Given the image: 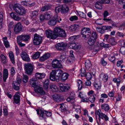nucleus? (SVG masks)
<instances>
[{"instance_id":"1","label":"nucleus","mask_w":125,"mask_h":125,"mask_svg":"<svg viewBox=\"0 0 125 125\" xmlns=\"http://www.w3.org/2000/svg\"><path fill=\"white\" fill-rule=\"evenodd\" d=\"M63 72V71L60 69L53 70L50 73V79L52 81H56L57 82H59L61 75Z\"/></svg>"},{"instance_id":"2","label":"nucleus","mask_w":125,"mask_h":125,"mask_svg":"<svg viewBox=\"0 0 125 125\" xmlns=\"http://www.w3.org/2000/svg\"><path fill=\"white\" fill-rule=\"evenodd\" d=\"M31 37L30 35L29 34H24L19 35L17 37V43L20 47L24 46L25 44L22 43L21 41H22L26 43H28Z\"/></svg>"},{"instance_id":"3","label":"nucleus","mask_w":125,"mask_h":125,"mask_svg":"<svg viewBox=\"0 0 125 125\" xmlns=\"http://www.w3.org/2000/svg\"><path fill=\"white\" fill-rule=\"evenodd\" d=\"M95 115L96 114L98 115V117L97 118L96 115V119L98 125H100V124L102 123V122L101 121V119L102 120L104 118L105 120L106 121L108 120L109 118L105 114L101 112V110L99 109L95 113Z\"/></svg>"},{"instance_id":"4","label":"nucleus","mask_w":125,"mask_h":125,"mask_svg":"<svg viewBox=\"0 0 125 125\" xmlns=\"http://www.w3.org/2000/svg\"><path fill=\"white\" fill-rule=\"evenodd\" d=\"M53 31L55 35L56 36L55 39L58 37L65 38L66 36V34L65 31L60 27L55 28Z\"/></svg>"},{"instance_id":"5","label":"nucleus","mask_w":125,"mask_h":125,"mask_svg":"<svg viewBox=\"0 0 125 125\" xmlns=\"http://www.w3.org/2000/svg\"><path fill=\"white\" fill-rule=\"evenodd\" d=\"M13 7L15 11L20 15H23L26 12L25 8L17 4H15Z\"/></svg>"},{"instance_id":"6","label":"nucleus","mask_w":125,"mask_h":125,"mask_svg":"<svg viewBox=\"0 0 125 125\" xmlns=\"http://www.w3.org/2000/svg\"><path fill=\"white\" fill-rule=\"evenodd\" d=\"M91 33L90 29L89 28L84 27L82 29V37L84 38H88L91 35Z\"/></svg>"},{"instance_id":"7","label":"nucleus","mask_w":125,"mask_h":125,"mask_svg":"<svg viewBox=\"0 0 125 125\" xmlns=\"http://www.w3.org/2000/svg\"><path fill=\"white\" fill-rule=\"evenodd\" d=\"M42 37L36 33L34 34L33 41V44L36 45L40 44L42 41Z\"/></svg>"},{"instance_id":"8","label":"nucleus","mask_w":125,"mask_h":125,"mask_svg":"<svg viewBox=\"0 0 125 125\" xmlns=\"http://www.w3.org/2000/svg\"><path fill=\"white\" fill-rule=\"evenodd\" d=\"M24 67L26 73L29 75L31 74L34 68L33 65L31 63H28L25 64Z\"/></svg>"},{"instance_id":"9","label":"nucleus","mask_w":125,"mask_h":125,"mask_svg":"<svg viewBox=\"0 0 125 125\" xmlns=\"http://www.w3.org/2000/svg\"><path fill=\"white\" fill-rule=\"evenodd\" d=\"M40 111V116L43 118H45L46 116H50L52 115V113L51 112H48L43 109H41Z\"/></svg>"},{"instance_id":"10","label":"nucleus","mask_w":125,"mask_h":125,"mask_svg":"<svg viewBox=\"0 0 125 125\" xmlns=\"http://www.w3.org/2000/svg\"><path fill=\"white\" fill-rule=\"evenodd\" d=\"M45 33L47 37L48 38L54 39H55L56 35H55L54 31H51L50 30H46L45 31Z\"/></svg>"},{"instance_id":"11","label":"nucleus","mask_w":125,"mask_h":125,"mask_svg":"<svg viewBox=\"0 0 125 125\" xmlns=\"http://www.w3.org/2000/svg\"><path fill=\"white\" fill-rule=\"evenodd\" d=\"M23 26L20 22L17 23L15 26L14 31L16 34L18 33L22 30Z\"/></svg>"},{"instance_id":"12","label":"nucleus","mask_w":125,"mask_h":125,"mask_svg":"<svg viewBox=\"0 0 125 125\" xmlns=\"http://www.w3.org/2000/svg\"><path fill=\"white\" fill-rule=\"evenodd\" d=\"M52 67L54 68H60L62 67L60 61L57 59L53 60L52 62Z\"/></svg>"},{"instance_id":"13","label":"nucleus","mask_w":125,"mask_h":125,"mask_svg":"<svg viewBox=\"0 0 125 125\" xmlns=\"http://www.w3.org/2000/svg\"><path fill=\"white\" fill-rule=\"evenodd\" d=\"M57 22L58 23H60L58 16L57 15H55L54 16L53 18L48 22V23L49 25L53 26L56 24Z\"/></svg>"},{"instance_id":"14","label":"nucleus","mask_w":125,"mask_h":125,"mask_svg":"<svg viewBox=\"0 0 125 125\" xmlns=\"http://www.w3.org/2000/svg\"><path fill=\"white\" fill-rule=\"evenodd\" d=\"M21 56V58L24 61L27 62H29L30 61V59L28 55L26 52H22Z\"/></svg>"},{"instance_id":"15","label":"nucleus","mask_w":125,"mask_h":125,"mask_svg":"<svg viewBox=\"0 0 125 125\" xmlns=\"http://www.w3.org/2000/svg\"><path fill=\"white\" fill-rule=\"evenodd\" d=\"M66 45L63 42L58 43L55 45L56 48L59 51L64 50L66 48Z\"/></svg>"},{"instance_id":"16","label":"nucleus","mask_w":125,"mask_h":125,"mask_svg":"<svg viewBox=\"0 0 125 125\" xmlns=\"http://www.w3.org/2000/svg\"><path fill=\"white\" fill-rule=\"evenodd\" d=\"M58 85L59 86L60 90L62 92L66 91L70 88V87L68 85H64L61 83H58Z\"/></svg>"},{"instance_id":"17","label":"nucleus","mask_w":125,"mask_h":125,"mask_svg":"<svg viewBox=\"0 0 125 125\" xmlns=\"http://www.w3.org/2000/svg\"><path fill=\"white\" fill-rule=\"evenodd\" d=\"M75 94L73 92H71L69 96L66 99L67 102H70L72 103H73L75 102Z\"/></svg>"},{"instance_id":"18","label":"nucleus","mask_w":125,"mask_h":125,"mask_svg":"<svg viewBox=\"0 0 125 125\" xmlns=\"http://www.w3.org/2000/svg\"><path fill=\"white\" fill-rule=\"evenodd\" d=\"M69 76V74L67 73H63L60 78V81L63 82L67 79Z\"/></svg>"},{"instance_id":"19","label":"nucleus","mask_w":125,"mask_h":125,"mask_svg":"<svg viewBox=\"0 0 125 125\" xmlns=\"http://www.w3.org/2000/svg\"><path fill=\"white\" fill-rule=\"evenodd\" d=\"M104 4L103 0H99L95 4V7L99 10H101L102 8V5Z\"/></svg>"},{"instance_id":"20","label":"nucleus","mask_w":125,"mask_h":125,"mask_svg":"<svg viewBox=\"0 0 125 125\" xmlns=\"http://www.w3.org/2000/svg\"><path fill=\"white\" fill-rule=\"evenodd\" d=\"M45 76V74L44 73H36L35 75V78H34L36 80L38 79H41L44 78Z\"/></svg>"},{"instance_id":"21","label":"nucleus","mask_w":125,"mask_h":125,"mask_svg":"<svg viewBox=\"0 0 125 125\" xmlns=\"http://www.w3.org/2000/svg\"><path fill=\"white\" fill-rule=\"evenodd\" d=\"M19 92H17L14 96V101L15 103L17 104L20 103V96L19 95Z\"/></svg>"},{"instance_id":"22","label":"nucleus","mask_w":125,"mask_h":125,"mask_svg":"<svg viewBox=\"0 0 125 125\" xmlns=\"http://www.w3.org/2000/svg\"><path fill=\"white\" fill-rule=\"evenodd\" d=\"M50 56V54L49 53H45L41 57L40 59V61L43 62L48 59Z\"/></svg>"},{"instance_id":"23","label":"nucleus","mask_w":125,"mask_h":125,"mask_svg":"<svg viewBox=\"0 0 125 125\" xmlns=\"http://www.w3.org/2000/svg\"><path fill=\"white\" fill-rule=\"evenodd\" d=\"M34 90L35 92L37 93L40 94L42 95H44L45 94V92L43 88L38 86L36 88H35Z\"/></svg>"},{"instance_id":"24","label":"nucleus","mask_w":125,"mask_h":125,"mask_svg":"<svg viewBox=\"0 0 125 125\" xmlns=\"http://www.w3.org/2000/svg\"><path fill=\"white\" fill-rule=\"evenodd\" d=\"M36 79L33 78H32L30 80V84L31 85L34 87V89L36 88L38 85V83L36 82Z\"/></svg>"},{"instance_id":"25","label":"nucleus","mask_w":125,"mask_h":125,"mask_svg":"<svg viewBox=\"0 0 125 125\" xmlns=\"http://www.w3.org/2000/svg\"><path fill=\"white\" fill-rule=\"evenodd\" d=\"M94 86L95 89L98 90L101 89V81L99 80H96L94 83Z\"/></svg>"},{"instance_id":"26","label":"nucleus","mask_w":125,"mask_h":125,"mask_svg":"<svg viewBox=\"0 0 125 125\" xmlns=\"http://www.w3.org/2000/svg\"><path fill=\"white\" fill-rule=\"evenodd\" d=\"M52 97L53 100L57 102H59L62 100V99L59 94H55L52 96Z\"/></svg>"},{"instance_id":"27","label":"nucleus","mask_w":125,"mask_h":125,"mask_svg":"<svg viewBox=\"0 0 125 125\" xmlns=\"http://www.w3.org/2000/svg\"><path fill=\"white\" fill-rule=\"evenodd\" d=\"M10 15L11 17L15 20L19 21L20 20V18L15 13L12 12L10 14Z\"/></svg>"},{"instance_id":"28","label":"nucleus","mask_w":125,"mask_h":125,"mask_svg":"<svg viewBox=\"0 0 125 125\" xmlns=\"http://www.w3.org/2000/svg\"><path fill=\"white\" fill-rule=\"evenodd\" d=\"M8 70L6 69H4L3 71V79L4 82H6V80L8 77Z\"/></svg>"},{"instance_id":"29","label":"nucleus","mask_w":125,"mask_h":125,"mask_svg":"<svg viewBox=\"0 0 125 125\" xmlns=\"http://www.w3.org/2000/svg\"><path fill=\"white\" fill-rule=\"evenodd\" d=\"M101 109L104 110L105 112H107L110 109V107L109 105L107 104H103L101 105Z\"/></svg>"},{"instance_id":"30","label":"nucleus","mask_w":125,"mask_h":125,"mask_svg":"<svg viewBox=\"0 0 125 125\" xmlns=\"http://www.w3.org/2000/svg\"><path fill=\"white\" fill-rule=\"evenodd\" d=\"M69 10L68 6L66 5H63L61 9V11L62 13H66Z\"/></svg>"},{"instance_id":"31","label":"nucleus","mask_w":125,"mask_h":125,"mask_svg":"<svg viewBox=\"0 0 125 125\" xmlns=\"http://www.w3.org/2000/svg\"><path fill=\"white\" fill-rule=\"evenodd\" d=\"M9 56L12 63L14 64L15 63V59L14 54L11 51L9 53Z\"/></svg>"},{"instance_id":"32","label":"nucleus","mask_w":125,"mask_h":125,"mask_svg":"<svg viewBox=\"0 0 125 125\" xmlns=\"http://www.w3.org/2000/svg\"><path fill=\"white\" fill-rule=\"evenodd\" d=\"M85 67L87 70H89L90 69L92 66V64L89 60H86L85 63Z\"/></svg>"},{"instance_id":"33","label":"nucleus","mask_w":125,"mask_h":125,"mask_svg":"<svg viewBox=\"0 0 125 125\" xmlns=\"http://www.w3.org/2000/svg\"><path fill=\"white\" fill-rule=\"evenodd\" d=\"M3 43L5 47L6 48L9 47L10 45L9 42L7 40V37H3Z\"/></svg>"},{"instance_id":"34","label":"nucleus","mask_w":125,"mask_h":125,"mask_svg":"<svg viewBox=\"0 0 125 125\" xmlns=\"http://www.w3.org/2000/svg\"><path fill=\"white\" fill-rule=\"evenodd\" d=\"M49 83V80L48 79H46L44 81L43 84V86L45 89H48Z\"/></svg>"},{"instance_id":"35","label":"nucleus","mask_w":125,"mask_h":125,"mask_svg":"<svg viewBox=\"0 0 125 125\" xmlns=\"http://www.w3.org/2000/svg\"><path fill=\"white\" fill-rule=\"evenodd\" d=\"M96 41V40L94 39L90 38L88 41V43L89 45L93 46L94 45Z\"/></svg>"},{"instance_id":"36","label":"nucleus","mask_w":125,"mask_h":125,"mask_svg":"<svg viewBox=\"0 0 125 125\" xmlns=\"http://www.w3.org/2000/svg\"><path fill=\"white\" fill-rule=\"evenodd\" d=\"M45 18V20H47L50 19L52 17V14L50 12H46L44 14Z\"/></svg>"},{"instance_id":"37","label":"nucleus","mask_w":125,"mask_h":125,"mask_svg":"<svg viewBox=\"0 0 125 125\" xmlns=\"http://www.w3.org/2000/svg\"><path fill=\"white\" fill-rule=\"evenodd\" d=\"M40 53L39 52H36L34 54L31 56L32 58L33 59H36L39 58L40 56Z\"/></svg>"},{"instance_id":"38","label":"nucleus","mask_w":125,"mask_h":125,"mask_svg":"<svg viewBox=\"0 0 125 125\" xmlns=\"http://www.w3.org/2000/svg\"><path fill=\"white\" fill-rule=\"evenodd\" d=\"M50 88L51 90L53 92H56L58 91V88L55 85L52 84L50 85Z\"/></svg>"},{"instance_id":"39","label":"nucleus","mask_w":125,"mask_h":125,"mask_svg":"<svg viewBox=\"0 0 125 125\" xmlns=\"http://www.w3.org/2000/svg\"><path fill=\"white\" fill-rule=\"evenodd\" d=\"M18 83H13L12 84V86L13 89L16 90H18L20 88V84H18Z\"/></svg>"},{"instance_id":"40","label":"nucleus","mask_w":125,"mask_h":125,"mask_svg":"<svg viewBox=\"0 0 125 125\" xmlns=\"http://www.w3.org/2000/svg\"><path fill=\"white\" fill-rule=\"evenodd\" d=\"M97 44V46H95V47H94V49L96 48V47L97 48L98 47L99 45H100L101 46L103 47H106L107 48H108L109 47V44H105L104 43H101L100 44L99 43H98V44Z\"/></svg>"},{"instance_id":"41","label":"nucleus","mask_w":125,"mask_h":125,"mask_svg":"<svg viewBox=\"0 0 125 125\" xmlns=\"http://www.w3.org/2000/svg\"><path fill=\"white\" fill-rule=\"evenodd\" d=\"M77 86L78 87V90H81L82 87V82L80 80H79L77 81Z\"/></svg>"},{"instance_id":"42","label":"nucleus","mask_w":125,"mask_h":125,"mask_svg":"<svg viewBox=\"0 0 125 125\" xmlns=\"http://www.w3.org/2000/svg\"><path fill=\"white\" fill-rule=\"evenodd\" d=\"M51 7L49 5H47L43 6L41 10L42 11H47L50 9Z\"/></svg>"},{"instance_id":"43","label":"nucleus","mask_w":125,"mask_h":125,"mask_svg":"<svg viewBox=\"0 0 125 125\" xmlns=\"http://www.w3.org/2000/svg\"><path fill=\"white\" fill-rule=\"evenodd\" d=\"M3 19V12H0V30L2 28V23Z\"/></svg>"},{"instance_id":"44","label":"nucleus","mask_w":125,"mask_h":125,"mask_svg":"<svg viewBox=\"0 0 125 125\" xmlns=\"http://www.w3.org/2000/svg\"><path fill=\"white\" fill-rule=\"evenodd\" d=\"M111 28H112V27L110 26H103L102 27V30H103V32H104V33H105V31L109 30Z\"/></svg>"},{"instance_id":"45","label":"nucleus","mask_w":125,"mask_h":125,"mask_svg":"<svg viewBox=\"0 0 125 125\" xmlns=\"http://www.w3.org/2000/svg\"><path fill=\"white\" fill-rule=\"evenodd\" d=\"M109 42L112 45H115L116 42L115 41L114 38L113 37H111L109 39Z\"/></svg>"},{"instance_id":"46","label":"nucleus","mask_w":125,"mask_h":125,"mask_svg":"<svg viewBox=\"0 0 125 125\" xmlns=\"http://www.w3.org/2000/svg\"><path fill=\"white\" fill-rule=\"evenodd\" d=\"M59 110L61 112H64L66 110V109L64 104H60Z\"/></svg>"},{"instance_id":"47","label":"nucleus","mask_w":125,"mask_h":125,"mask_svg":"<svg viewBox=\"0 0 125 125\" xmlns=\"http://www.w3.org/2000/svg\"><path fill=\"white\" fill-rule=\"evenodd\" d=\"M79 27V26L78 25L75 24L73 26H72L70 28V29L72 31H74L78 27Z\"/></svg>"},{"instance_id":"48","label":"nucleus","mask_w":125,"mask_h":125,"mask_svg":"<svg viewBox=\"0 0 125 125\" xmlns=\"http://www.w3.org/2000/svg\"><path fill=\"white\" fill-rule=\"evenodd\" d=\"M103 19H97L95 21V23L97 25H101L103 24V22L102 21Z\"/></svg>"},{"instance_id":"49","label":"nucleus","mask_w":125,"mask_h":125,"mask_svg":"<svg viewBox=\"0 0 125 125\" xmlns=\"http://www.w3.org/2000/svg\"><path fill=\"white\" fill-rule=\"evenodd\" d=\"M10 73L11 75L13 76L14 75L15 73V68L13 67H12L10 69Z\"/></svg>"},{"instance_id":"50","label":"nucleus","mask_w":125,"mask_h":125,"mask_svg":"<svg viewBox=\"0 0 125 125\" xmlns=\"http://www.w3.org/2000/svg\"><path fill=\"white\" fill-rule=\"evenodd\" d=\"M77 14L79 16L83 18H85V14L83 12L80 11H77Z\"/></svg>"},{"instance_id":"51","label":"nucleus","mask_w":125,"mask_h":125,"mask_svg":"<svg viewBox=\"0 0 125 125\" xmlns=\"http://www.w3.org/2000/svg\"><path fill=\"white\" fill-rule=\"evenodd\" d=\"M91 35L90 38L96 40L97 38L96 33L95 32H93L92 33H91Z\"/></svg>"},{"instance_id":"52","label":"nucleus","mask_w":125,"mask_h":125,"mask_svg":"<svg viewBox=\"0 0 125 125\" xmlns=\"http://www.w3.org/2000/svg\"><path fill=\"white\" fill-rule=\"evenodd\" d=\"M80 36V35H78L71 36L70 38L69 39L71 41L74 40L79 38Z\"/></svg>"},{"instance_id":"53","label":"nucleus","mask_w":125,"mask_h":125,"mask_svg":"<svg viewBox=\"0 0 125 125\" xmlns=\"http://www.w3.org/2000/svg\"><path fill=\"white\" fill-rule=\"evenodd\" d=\"M85 77L87 80H90L91 79L92 76L91 73L89 72L87 73Z\"/></svg>"},{"instance_id":"54","label":"nucleus","mask_w":125,"mask_h":125,"mask_svg":"<svg viewBox=\"0 0 125 125\" xmlns=\"http://www.w3.org/2000/svg\"><path fill=\"white\" fill-rule=\"evenodd\" d=\"M109 60L112 62L114 63V61L115 60V57L114 55H110L109 57Z\"/></svg>"},{"instance_id":"55","label":"nucleus","mask_w":125,"mask_h":125,"mask_svg":"<svg viewBox=\"0 0 125 125\" xmlns=\"http://www.w3.org/2000/svg\"><path fill=\"white\" fill-rule=\"evenodd\" d=\"M120 51V52L123 55H125V47L122 46L121 47Z\"/></svg>"},{"instance_id":"56","label":"nucleus","mask_w":125,"mask_h":125,"mask_svg":"<svg viewBox=\"0 0 125 125\" xmlns=\"http://www.w3.org/2000/svg\"><path fill=\"white\" fill-rule=\"evenodd\" d=\"M69 19L71 21L77 20L78 19V17L76 15L73 16L70 18Z\"/></svg>"},{"instance_id":"57","label":"nucleus","mask_w":125,"mask_h":125,"mask_svg":"<svg viewBox=\"0 0 125 125\" xmlns=\"http://www.w3.org/2000/svg\"><path fill=\"white\" fill-rule=\"evenodd\" d=\"M95 99V97L93 95L91 96L89 98V101L92 103H93Z\"/></svg>"},{"instance_id":"58","label":"nucleus","mask_w":125,"mask_h":125,"mask_svg":"<svg viewBox=\"0 0 125 125\" xmlns=\"http://www.w3.org/2000/svg\"><path fill=\"white\" fill-rule=\"evenodd\" d=\"M108 76L107 74H104L103 76L102 80L104 82H106L108 80Z\"/></svg>"},{"instance_id":"59","label":"nucleus","mask_w":125,"mask_h":125,"mask_svg":"<svg viewBox=\"0 0 125 125\" xmlns=\"http://www.w3.org/2000/svg\"><path fill=\"white\" fill-rule=\"evenodd\" d=\"M28 80V78L27 75H24L23 78V81L24 83H26Z\"/></svg>"},{"instance_id":"60","label":"nucleus","mask_w":125,"mask_h":125,"mask_svg":"<svg viewBox=\"0 0 125 125\" xmlns=\"http://www.w3.org/2000/svg\"><path fill=\"white\" fill-rule=\"evenodd\" d=\"M100 63L103 66H106L107 63V62L105 61L103 58H102L101 59Z\"/></svg>"},{"instance_id":"61","label":"nucleus","mask_w":125,"mask_h":125,"mask_svg":"<svg viewBox=\"0 0 125 125\" xmlns=\"http://www.w3.org/2000/svg\"><path fill=\"white\" fill-rule=\"evenodd\" d=\"M39 10H34L31 13V15L33 16H36L38 15Z\"/></svg>"},{"instance_id":"62","label":"nucleus","mask_w":125,"mask_h":125,"mask_svg":"<svg viewBox=\"0 0 125 125\" xmlns=\"http://www.w3.org/2000/svg\"><path fill=\"white\" fill-rule=\"evenodd\" d=\"M89 70V71H90V73L91 74H92L94 76L96 72V70L94 68Z\"/></svg>"},{"instance_id":"63","label":"nucleus","mask_w":125,"mask_h":125,"mask_svg":"<svg viewBox=\"0 0 125 125\" xmlns=\"http://www.w3.org/2000/svg\"><path fill=\"white\" fill-rule=\"evenodd\" d=\"M96 30L97 32L101 34L104 33V32H103V30H102V27H97L96 28Z\"/></svg>"},{"instance_id":"64","label":"nucleus","mask_w":125,"mask_h":125,"mask_svg":"<svg viewBox=\"0 0 125 125\" xmlns=\"http://www.w3.org/2000/svg\"><path fill=\"white\" fill-rule=\"evenodd\" d=\"M5 108H3V113L4 115L5 116H7L8 115V112L7 111V109L5 107Z\"/></svg>"}]
</instances>
